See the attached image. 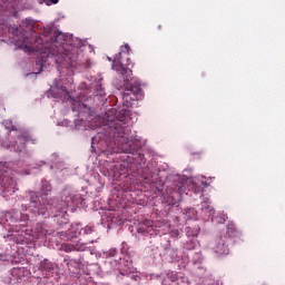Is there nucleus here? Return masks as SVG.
<instances>
[{"mask_svg":"<svg viewBox=\"0 0 285 285\" xmlns=\"http://www.w3.org/2000/svg\"><path fill=\"white\" fill-rule=\"evenodd\" d=\"M209 248L216 257H224V255H228V253H230V248H228V237H217L215 240L209 243Z\"/></svg>","mask_w":285,"mask_h":285,"instance_id":"obj_8","label":"nucleus"},{"mask_svg":"<svg viewBox=\"0 0 285 285\" xmlns=\"http://www.w3.org/2000/svg\"><path fill=\"white\" fill-rule=\"evenodd\" d=\"M89 49H90V52L95 50L91 45H89Z\"/></svg>","mask_w":285,"mask_h":285,"instance_id":"obj_44","label":"nucleus"},{"mask_svg":"<svg viewBox=\"0 0 285 285\" xmlns=\"http://www.w3.org/2000/svg\"><path fill=\"white\" fill-rule=\"evenodd\" d=\"M187 237H197L199 235V227H186Z\"/></svg>","mask_w":285,"mask_h":285,"instance_id":"obj_29","label":"nucleus"},{"mask_svg":"<svg viewBox=\"0 0 285 285\" xmlns=\"http://www.w3.org/2000/svg\"><path fill=\"white\" fill-rule=\"evenodd\" d=\"M226 219H228L226 214H219V216L212 218V222L213 224H225Z\"/></svg>","mask_w":285,"mask_h":285,"instance_id":"obj_28","label":"nucleus"},{"mask_svg":"<svg viewBox=\"0 0 285 285\" xmlns=\"http://www.w3.org/2000/svg\"><path fill=\"white\" fill-rule=\"evenodd\" d=\"M1 8H3V4H0V10H1Z\"/></svg>","mask_w":285,"mask_h":285,"instance_id":"obj_48","label":"nucleus"},{"mask_svg":"<svg viewBox=\"0 0 285 285\" xmlns=\"http://www.w3.org/2000/svg\"><path fill=\"white\" fill-rule=\"evenodd\" d=\"M50 161H51V166H50L51 170L53 168H56L57 170H63L65 164L63 161L59 160V155L52 154Z\"/></svg>","mask_w":285,"mask_h":285,"instance_id":"obj_23","label":"nucleus"},{"mask_svg":"<svg viewBox=\"0 0 285 285\" xmlns=\"http://www.w3.org/2000/svg\"><path fill=\"white\" fill-rule=\"evenodd\" d=\"M53 90H57V94L53 96L56 99H61L62 101H66L68 99H72V95L68 89L63 86H59V81H53Z\"/></svg>","mask_w":285,"mask_h":285,"instance_id":"obj_12","label":"nucleus"},{"mask_svg":"<svg viewBox=\"0 0 285 285\" xmlns=\"http://www.w3.org/2000/svg\"><path fill=\"white\" fill-rule=\"evenodd\" d=\"M120 250H121L122 255H128V243L122 242Z\"/></svg>","mask_w":285,"mask_h":285,"instance_id":"obj_35","label":"nucleus"},{"mask_svg":"<svg viewBox=\"0 0 285 285\" xmlns=\"http://www.w3.org/2000/svg\"><path fill=\"white\" fill-rule=\"evenodd\" d=\"M185 256L186 255L181 254V252H179V249L173 247V245H170L169 243H167L164 246L163 257L165 259H167V262H171V263L183 262V264H184Z\"/></svg>","mask_w":285,"mask_h":285,"instance_id":"obj_10","label":"nucleus"},{"mask_svg":"<svg viewBox=\"0 0 285 285\" xmlns=\"http://www.w3.org/2000/svg\"><path fill=\"white\" fill-rule=\"evenodd\" d=\"M108 60H109V61H112V59H111V58H108Z\"/></svg>","mask_w":285,"mask_h":285,"instance_id":"obj_49","label":"nucleus"},{"mask_svg":"<svg viewBox=\"0 0 285 285\" xmlns=\"http://www.w3.org/2000/svg\"><path fill=\"white\" fill-rule=\"evenodd\" d=\"M66 36L63 33H59L53 42H47L43 45V39L39 37L36 40L33 46L28 45V37L23 35L19 29L13 31L12 41L20 50H24V52H38V58L36 63L40 66V70L35 72V75H40L43 70V66L48 63V60L51 59L59 66L60 68H70L75 66L72 61V56L68 52H63L66 50V46H72V52L79 50V48H83L88 46L87 40H81L79 38H75L72 35L69 36V40L63 39ZM63 39V42L59 43V40Z\"/></svg>","mask_w":285,"mask_h":285,"instance_id":"obj_1","label":"nucleus"},{"mask_svg":"<svg viewBox=\"0 0 285 285\" xmlns=\"http://www.w3.org/2000/svg\"><path fill=\"white\" fill-rule=\"evenodd\" d=\"M89 244H95V240H90Z\"/></svg>","mask_w":285,"mask_h":285,"instance_id":"obj_47","label":"nucleus"},{"mask_svg":"<svg viewBox=\"0 0 285 285\" xmlns=\"http://www.w3.org/2000/svg\"><path fill=\"white\" fill-rule=\"evenodd\" d=\"M63 264H66L68 268H70V266H81L83 265V257L79 256L78 258H70L69 256H67L63 259Z\"/></svg>","mask_w":285,"mask_h":285,"instance_id":"obj_22","label":"nucleus"},{"mask_svg":"<svg viewBox=\"0 0 285 285\" xmlns=\"http://www.w3.org/2000/svg\"><path fill=\"white\" fill-rule=\"evenodd\" d=\"M26 277V268L23 267H13L7 279L8 284H19V281Z\"/></svg>","mask_w":285,"mask_h":285,"instance_id":"obj_14","label":"nucleus"},{"mask_svg":"<svg viewBox=\"0 0 285 285\" xmlns=\"http://www.w3.org/2000/svg\"><path fill=\"white\" fill-rule=\"evenodd\" d=\"M178 190H181V185H178Z\"/></svg>","mask_w":285,"mask_h":285,"instance_id":"obj_46","label":"nucleus"},{"mask_svg":"<svg viewBox=\"0 0 285 285\" xmlns=\"http://www.w3.org/2000/svg\"><path fill=\"white\" fill-rule=\"evenodd\" d=\"M76 130H88V122L83 119L75 120Z\"/></svg>","mask_w":285,"mask_h":285,"instance_id":"obj_26","label":"nucleus"},{"mask_svg":"<svg viewBox=\"0 0 285 285\" xmlns=\"http://www.w3.org/2000/svg\"><path fill=\"white\" fill-rule=\"evenodd\" d=\"M4 217L6 218L10 217V219L12 222H28V219H30L29 214L20 213V212H17V210H13L12 213L4 214Z\"/></svg>","mask_w":285,"mask_h":285,"instance_id":"obj_20","label":"nucleus"},{"mask_svg":"<svg viewBox=\"0 0 285 285\" xmlns=\"http://www.w3.org/2000/svg\"><path fill=\"white\" fill-rule=\"evenodd\" d=\"M101 173L105 177H117V170L107 168V169H102Z\"/></svg>","mask_w":285,"mask_h":285,"instance_id":"obj_32","label":"nucleus"},{"mask_svg":"<svg viewBox=\"0 0 285 285\" xmlns=\"http://www.w3.org/2000/svg\"><path fill=\"white\" fill-rule=\"evenodd\" d=\"M95 95L96 97H102L104 95V87L101 86V79L97 83Z\"/></svg>","mask_w":285,"mask_h":285,"instance_id":"obj_33","label":"nucleus"},{"mask_svg":"<svg viewBox=\"0 0 285 285\" xmlns=\"http://www.w3.org/2000/svg\"><path fill=\"white\" fill-rule=\"evenodd\" d=\"M80 235H92V227L80 228Z\"/></svg>","mask_w":285,"mask_h":285,"instance_id":"obj_34","label":"nucleus"},{"mask_svg":"<svg viewBox=\"0 0 285 285\" xmlns=\"http://www.w3.org/2000/svg\"><path fill=\"white\" fill-rule=\"evenodd\" d=\"M19 226H21L22 228H26V224L16 225L14 227L8 230L7 237H14V239H17V237H20L19 242H24L26 229H21L19 228Z\"/></svg>","mask_w":285,"mask_h":285,"instance_id":"obj_18","label":"nucleus"},{"mask_svg":"<svg viewBox=\"0 0 285 285\" xmlns=\"http://www.w3.org/2000/svg\"><path fill=\"white\" fill-rule=\"evenodd\" d=\"M185 253L184 264H188V262H193V264H202L204 262V256L202 255V249L198 247L194 252Z\"/></svg>","mask_w":285,"mask_h":285,"instance_id":"obj_16","label":"nucleus"},{"mask_svg":"<svg viewBox=\"0 0 285 285\" xmlns=\"http://www.w3.org/2000/svg\"><path fill=\"white\" fill-rule=\"evenodd\" d=\"M40 197L42 199V203L39 200V193H38V204H40V206H43V202L48 200V195H50V193H52V185L50 184V181L42 179L40 183Z\"/></svg>","mask_w":285,"mask_h":285,"instance_id":"obj_15","label":"nucleus"},{"mask_svg":"<svg viewBox=\"0 0 285 285\" xmlns=\"http://www.w3.org/2000/svg\"><path fill=\"white\" fill-rule=\"evenodd\" d=\"M95 141H97V137H94V138L91 139V144H95Z\"/></svg>","mask_w":285,"mask_h":285,"instance_id":"obj_43","label":"nucleus"},{"mask_svg":"<svg viewBox=\"0 0 285 285\" xmlns=\"http://www.w3.org/2000/svg\"><path fill=\"white\" fill-rule=\"evenodd\" d=\"M2 124L4 128L9 130L7 139L0 142L2 148H10L11 150H14V153H23L28 141L37 144V138H33L30 132L14 128L12 120H4Z\"/></svg>","mask_w":285,"mask_h":285,"instance_id":"obj_5","label":"nucleus"},{"mask_svg":"<svg viewBox=\"0 0 285 285\" xmlns=\"http://www.w3.org/2000/svg\"><path fill=\"white\" fill-rule=\"evenodd\" d=\"M202 184H203V186H204L205 188H208V186H209V184H208V183H205V181H202Z\"/></svg>","mask_w":285,"mask_h":285,"instance_id":"obj_42","label":"nucleus"},{"mask_svg":"<svg viewBox=\"0 0 285 285\" xmlns=\"http://www.w3.org/2000/svg\"><path fill=\"white\" fill-rule=\"evenodd\" d=\"M39 269L45 277H52V275H55V272L57 271V264L48 259H43L42 262H40Z\"/></svg>","mask_w":285,"mask_h":285,"instance_id":"obj_13","label":"nucleus"},{"mask_svg":"<svg viewBox=\"0 0 285 285\" xmlns=\"http://www.w3.org/2000/svg\"><path fill=\"white\" fill-rule=\"evenodd\" d=\"M0 28H3V24H0Z\"/></svg>","mask_w":285,"mask_h":285,"instance_id":"obj_50","label":"nucleus"},{"mask_svg":"<svg viewBox=\"0 0 285 285\" xmlns=\"http://www.w3.org/2000/svg\"><path fill=\"white\" fill-rule=\"evenodd\" d=\"M33 233L37 239H46L48 235H52V232L48 229V225H43V224L36 225Z\"/></svg>","mask_w":285,"mask_h":285,"instance_id":"obj_19","label":"nucleus"},{"mask_svg":"<svg viewBox=\"0 0 285 285\" xmlns=\"http://www.w3.org/2000/svg\"><path fill=\"white\" fill-rule=\"evenodd\" d=\"M183 184H184V180H181L180 185H183Z\"/></svg>","mask_w":285,"mask_h":285,"instance_id":"obj_51","label":"nucleus"},{"mask_svg":"<svg viewBox=\"0 0 285 285\" xmlns=\"http://www.w3.org/2000/svg\"><path fill=\"white\" fill-rule=\"evenodd\" d=\"M150 230H153V227H146L145 225L137 228V233L139 235H144L145 237L149 235Z\"/></svg>","mask_w":285,"mask_h":285,"instance_id":"obj_31","label":"nucleus"},{"mask_svg":"<svg viewBox=\"0 0 285 285\" xmlns=\"http://www.w3.org/2000/svg\"><path fill=\"white\" fill-rule=\"evenodd\" d=\"M198 271H200V275H204V273H206V268L198 266Z\"/></svg>","mask_w":285,"mask_h":285,"instance_id":"obj_40","label":"nucleus"},{"mask_svg":"<svg viewBox=\"0 0 285 285\" xmlns=\"http://www.w3.org/2000/svg\"><path fill=\"white\" fill-rule=\"evenodd\" d=\"M81 235V228L79 227H71L67 232V239H75V237H79Z\"/></svg>","mask_w":285,"mask_h":285,"instance_id":"obj_24","label":"nucleus"},{"mask_svg":"<svg viewBox=\"0 0 285 285\" xmlns=\"http://www.w3.org/2000/svg\"><path fill=\"white\" fill-rule=\"evenodd\" d=\"M115 255H117V249L116 248L110 249L109 250V257H115Z\"/></svg>","mask_w":285,"mask_h":285,"instance_id":"obj_38","label":"nucleus"},{"mask_svg":"<svg viewBox=\"0 0 285 285\" xmlns=\"http://www.w3.org/2000/svg\"><path fill=\"white\" fill-rule=\"evenodd\" d=\"M170 237H179V230L178 229H174L169 233Z\"/></svg>","mask_w":285,"mask_h":285,"instance_id":"obj_37","label":"nucleus"},{"mask_svg":"<svg viewBox=\"0 0 285 285\" xmlns=\"http://www.w3.org/2000/svg\"><path fill=\"white\" fill-rule=\"evenodd\" d=\"M131 273H135V267H132V262L128 263L127 261V266L120 271V275L128 277V275H131Z\"/></svg>","mask_w":285,"mask_h":285,"instance_id":"obj_27","label":"nucleus"},{"mask_svg":"<svg viewBox=\"0 0 285 285\" xmlns=\"http://www.w3.org/2000/svg\"><path fill=\"white\" fill-rule=\"evenodd\" d=\"M124 107L130 108L132 106V101H137L144 97V90H141V85L135 82L130 86V88H126L121 95Z\"/></svg>","mask_w":285,"mask_h":285,"instance_id":"obj_7","label":"nucleus"},{"mask_svg":"<svg viewBox=\"0 0 285 285\" xmlns=\"http://www.w3.org/2000/svg\"><path fill=\"white\" fill-rule=\"evenodd\" d=\"M163 285H190L188 276L181 272H169L163 279Z\"/></svg>","mask_w":285,"mask_h":285,"instance_id":"obj_9","label":"nucleus"},{"mask_svg":"<svg viewBox=\"0 0 285 285\" xmlns=\"http://www.w3.org/2000/svg\"><path fill=\"white\" fill-rule=\"evenodd\" d=\"M26 157H27L28 159H30V158L32 157V153L26 151Z\"/></svg>","mask_w":285,"mask_h":285,"instance_id":"obj_41","label":"nucleus"},{"mask_svg":"<svg viewBox=\"0 0 285 285\" xmlns=\"http://www.w3.org/2000/svg\"><path fill=\"white\" fill-rule=\"evenodd\" d=\"M183 248L187 253H194L199 248V242H197L195 238H191L183 244Z\"/></svg>","mask_w":285,"mask_h":285,"instance_id":"obj_21","label":"nucleus"},{"mask_svg":"<svg viewBox=\"0 0 285 285\" xmlns=\"http://www.w3.org/2000/svg\"><path fill=\"white\" fill-rule=\"evenodd\" d=\"M130 279H134V282H137V279H139V275L132 274V275L130 276Z\"/></svg>","mask_w":285,"mask_h":285,"instance_id":"obj_39","label":"nucleus"},{"mask_svg":"<svg viewBox=\"0 0 285 285\" xmlns=\"http://www.w3.org/2000/svg\"><path fill=\"white\" fill-rule=\"evenodd\" d=\"M135 65L130 62V45L125 43L120 47V51L112 60L111 69L122 77V80L115 78L112 85L117 90H121L124 86H128L132 81V68Z\"/></svg>","mask_w":285,"mask_h":285,"instance_id":"obj_4","label":"nucleus"},{"mask_svg":"<svg viewBox=\"0 0 285 285\" xmlns=\"http://www.w3.org/2000/svg\"><path fill=\"white\" fill-rule=\"evenodd\" d=\"M202 215L205 219L215 218V208L210 206V198L204 197L202 202Z\"/></svg>","mask_w":285,"mask_h":285,"instance_id":"obj_17","label":"nucleus"},{"mask_svg":"<svg viewBox=\"0 0 285 285\" xmlns=\"http://www.w3.org/2000/svg\"><path fill=\"white\" fill-rule=\"evenodd\" d=\"M45 3H47V6H55L57 3H59V0H43Z\"/></svg>","mask_w":285,"mask_h":285,"instance_id":"obj_36","label":"nucleus"},{"mask_svg":"<svg viewBox=\"0 0 285 285\" xmlns=\"http://www.w3.org/2000/svg\"><path fill=\"white\" fill-rule=\"evenodd\" d=\"M227 235L229 237H237V228H235V224L229 223L227 225Z\"/></svg>","mask_w":285,"mask_h":285,"instance_id":"obj_30","label":"nucleus"},{"mask_svg":"<svg viewBox=\"0 0 285 285\" xmlns=\"http://www.w3.org/2000/svg\"><path fill=\"white\" fill-rule=\"evenodd\" d=\"M26 199L29 202L28 205H22V212H29L31 217H39L46 215H55L68 206H79L83 200L81 194L75 187L67 186L61 191V202L59 203L58 198H49L43 200L42 205L39 203V191H28L26 194Z\"/></svg>","mask_w":285,"mask_h":285,"instance_id":"obj_3","label":"nucleus"},{"mask_svg":"<svg viewBox=\"0 0 285 285\" xmlns=\"http://www.w3.org/2000/svg\"><path fill=\"white\" fill-rule=\"evenodd\" d=\"M184 219H197V210L195 208L185 209Z\"/></svg>","mask_w":285,"mask_h":285,"instance_id":"obj_25","label":"nucleus"},{"mask_svg":"<svg viewBox=\"0 0 285 285\" xmlns=\"http://www.w3.org/2000/svg\"><path fill=\"white\" fill-rule=\"evenodd\" d=\"M61 249L65 253H83V250H88V245L78 240L76 243L63 244Z\"/></svg>","mask_w":285,"mask_h":285,"instance_id":"obj_11","label":"nucleus"},{"mask_svg":"<svg viewBox=\"0 0 285 285\" xmlns=\"http://www.w3.org/2000/svg\"><path fill=\"white\" fill-rule=\"evenodd\" d=\"M110 168H117V165H111Z\"/></svg>","mask_w":285,"mask_h":285,"instance_id":"obj_45","label":"nucleus"},{"mask_svg":"<svg viewBox=\"0 0 285 285\" xmlns=\"http://www.w3.org/2000/svg\"><path fill=\"white\" fill-rule=\"evenodd\" d=\"M19 163H0V185L2 186V196L10 197V195H14L17 193V180L11 175L12 173H17V175H30V173L19 168Z\"/></svg>","mask_w":285,"mask_h":285,"instance_id":"obj_6","label":"nucleus"},{"mask_svg":"<svg viewBox=\"0 0 285 285\" xmlns=\"http://www.w3.org/2000/svg\"><path fill=\"white\" fill-rule=\"evenodd\" d=\"M128 115L130 111L126 107L118 110L111 108L105 114V137H107V146L111 153H127L129 155L137 153V144L128 138L132 130L128 126Z\"/></svg>","mask_w":285,"mask_h":285,"instance_id":"obj_2","label":"nucleus"}]
</instances>
